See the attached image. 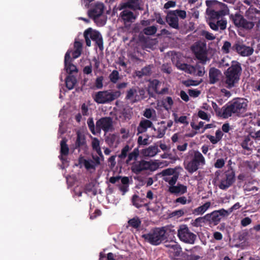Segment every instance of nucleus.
I'll use <instances>...</instances> for the list:
<instances>
[{
  "label": "nucleus",
  "instance_id": "nucleus-36",
  "mask_svg": "<svg viewBox=\"0 0 260 260\" xmlns=\"http://www.w3.org/2000/svg\"><path fill=\"white\" fill-rule=\"evenodd\" d=\"M181 254L175 257V260H198L199 257L188 255L187 253L181 252Z\"/></svg>",
  "mask_w": 260,
  "mask_h": 260
},
{
  "label": "nucleus",
  "instance_id": "nucleus-43",
  "mask_svg": "<svg viewBox=\"0 0 260 260\" xmlns=\"http://www.w3.org/2000/svg\"><path fill=\"white\" fill-rule=\"evenodd\" d=\"M167 127L165 125H161L156 129V135L154 137L156 138L160 139L162 138L165 135Z\"/></svg>",
  "mask_w": 260,
  "mask_h": 260
},
{
  "label": "nucleus",
  "instance_id": "nucleus-53",
  "mask_svg": "<svg viewBox=\"0 0 260 260\" xmlns=\"http://www.w3.org/2000/svg\"><path fill=\"white\" fill-rule=\"evenodd\" d=\"M93 41L95 42L96 45L98 46L100 50L102 51L103 50V39L101 34L100 35L98 38L93 40Z\"/></svg>",
  "mask_w": 260,
  "mask_h": 260
},
{
  "label": "nucleus",
  "instance_id": "nucleus-45",
  "mask_svg": "<svg viewBox=\"0 0 260 260\" xmlns=\"http://www.w3.org/2000/svg\"><path fill=\"white\" fill-rule=\"evenodd\" d=\"M128 223L131 226L135 229H137L140 226L141 224V221L138 217H134L129 219L128 221Z\"/></svg>",
  "mask_w": 260,
  "mask_h": 260
},
{
  "label": "nucleus",
  "instance_id": "nucleus-51",
  "mask_svg": "<svg viewBox=\"0 0 260 260\" xmlns=\"http://www.w3.org/2000/svg\"><path fill=\"white\" fill-rule=\"evenodd\" d=\"M137 92V91L135 88L129 89L127 91L125 99L129 100H132Z\"/></svg>",
  "mask_w": 260,
  "mask_h": 260
},
{
  "label": "nucleus",
  "instance_id": "nucleus-41",
  "mask_svg": "<svg viewBox=\"0 0 260 260\" xmlns=\"http://www.w3.org/2000/svg\"><path fill=\"white\" fill-rule=\"evenodd\" d=\"M87 123L91 133L94 135H96L97 134L96 125H95L93 118L89 117L87 119Z\"/></svg>",
  "mask_w": 260,
  "mask_h": 260
},
{
  "label": "nucleus",
  "instance_id": "nucleus-6",
  "mask_svg": "<svg viewBox=\"0 0 260 260\" xmlns=\"http://www.w3.org/2000/svg\"><path fill=\"white\" fill-rule=\"evenodd\" d=\"M189 154L190 159L185 162V168L189 173H193L199 169L200 166L205 164V159L199 151H191Z\"/></svg>",
  "mask_w": 260,
  "mask_h": 260
},
{
  "label": "nucleus",
  "instance_id": "nucleus-52",
  "mask_svg": "<svg viewBox=\"0 0 260 260\" xmlns=\"http://www.w3.org/2000/svg\"><path fill=\"white\" fill-rule=\"evenodd\" d=\"M205 216L203 217H200L194 220L192 223L193 226L196 227L201 226L203 223L205 222Z\"/></svg>",
  "mask_w": 260,
  "mask_h": 260
},
{
  "label": "nucleus",
  "instance_id": "nucleus-56",
  "mask_svg": "<svg viewBox=\"0 0 260 260\" xmlns=\"http://www.w3.org/2000/svg\"><path fill=\"white\" fill-rule=\"evenodd\" d=\"M91 145L93 149L100 151V141L98 138H92Z\"/></svg>",
  "mask_w": 260,
  "mask_h": 260
},
{
  "label": "nucleus",
  "instance_id": "nucleus-58",
  "mask_svg": "<svg viewBox=\"0 0 260 260\" xmlns=\"http://www.w3.org/2000/svg\"><path fill=\"white\" fill-rule=\"evenodd\" d=\"M187 213V210L184 209H180L178 210L174 211L172 212L171 215L172 216H178L181 217L184 215L185 213Z\"/></svg>",
  "mask_w": 260,
  "mask_h": 260
},
{
  "label": "nucleus",
  "instance_id": "nucleus-12",
  "mask_svg": "<svg viewBox=\"0 0 260 260\" xmlns=\"http://www.w3.org/2000/svg\"><path fill=\"white\" fill-rule=\"evenodd\" d=\"M97 134H100L103 130L105 134L113 129V119L111 117H104L96 122Z\"/></svg>",
  "mask_w": 260,
  "mask_h": 260
},
{
  "label": "nucleus",
  "instance_id": "nucleus-54",
  "mask_svg": "<svg viewBox=\"0 0 260 260\" xmlns=\"http://www.w3.org/2000/svg\"><path fill=\"white\" fill-rule=\"evenodd\" d=\"M190 202H191V200H187V198L185 197L182 196V197H180L179 198H177L174 201V203H175V204L179 203L181 205H185L186 203H189Z\"/></svg>",
  "mask_w": 260,
  "mask_h": 260
},
{
  "label": "nucleus",
  "instance_id": "nucleus-24",
  "mask_svg": "<svg viewBox=\"0 0 260 260\" xmlns=\"http://www.w3.org/2000/svg\"><path fill=\"white\" fill-rule=\"evenodd\" d=\"M168 190L171 193L179 195L186 193L187 191V188L186 186L178 183L176 186H170Z\"/></svg>",
  "mask_w": 260,
  "mask_h": 260
},
{
  "label": "nucleus",
  "instance_id": "nucleus-23",
  "mask_svg": "<svg viewBox=\"0 0 260 260\" xmlns=\"http://www.w3.org/2000/svg\"><path fill=\"white\" fill-rule=\"evenodd\" d=\"M205 220L209 222L210 224L217 225L221 220V217L216 211H214L210 214L205 215Z\"/></svg>",
  "mask_w": 260,
  "mask_h": 260
},
{
  "label": "nucleus",
  "instance_id": "nucleus-15",
  "mask_svg": "<svg viewBox=\"0 0 260 260\" xmlns=\"http://www.w3.org/2000/svg\"><path fill=\"white\" fill-rule=\"evenodd\" d=\"M87 147V143L85 137L84 135L81 134L79 132L77 133V138L75 143L71 146V149L73 151L77 150L80 152L81 150H84Z\"/></svg>",
  "mask_w": 260,
  "mask_h": 260
},
{
  "label": "nucleus",
  "instance_id": "nucleus-30",
  "mask_svg": "<svg viewBox=\"0 0 260 260\" xmlns=\"http://www.w3.org/2000/svg\"><path fill=\"white\" fill-rule=\"evenodd\" d=\"M253 141L249 136L244 137L241 143V146L242 148L248 151L251 150V147Z\"/></svg>",
  "mask_w": 260,
  "mask_h": 260
},
{
  "label": "nucleus",
  "instance_id": "nucleus-29",
  "mask_svg": "<svg viewBox=\"0 0 260 260\" xmlns=\"http://www.w3.org/2000/svg\"><path fill=\"white\" fill-rule=\"evenodd\" d=\"M76 77L73 75H69L66 78V85L67 88L69 90L74 88L75 84L77 83Z\"/></svg>",
  "mask_w": 260,
  "mask_h": 260
},
{
  "label": "nucleus",
  "instance_id": "nucleus-48",
  "mask_svg": "<svg viewBox=\"0 0 260 260\" xmlns=\"http://www.w3.org/2000/svg\"><path fill=\"white\" fill-rule=\"evenodd\" d=\"M131 150V148L128 145H126L121 150V153L118 155V157L121 159H125L128 156V152Z\"/></svg>",
  "mask_w": 260,
  "mask_h": 260
},
{
  "label": "nucleus",
  "instance_id": "nucleus-26",
  "mask_svg": "<svg viewBox=\"0 0 260 260\" xmlns=\"http://www.w3.org/2000/svg\"><path fill=\"white\" fill-rule=\"evenodd\" d=\"M146 199L145 198H141L137 194H134L132 198V202L133 205L137 208H140L142 207H148L149 203H145Z\"/></svg>",
  "mask_w": 260,
  "mask_h": 260
},
{
  "label": "nucleus",
  "instance_id": "nucleus-64",
  "mask_svg": "<svg viewBox=\"0 0 260 260\" xmlns=\"http://www.w3.org/2000/svg\"><path fill=\"white\" fill-rule=\"evenodd\" d=\"M154 16L157 23L161 25L165 24V22L161 18V15L159 13L154 12Z\"/></svg>",
  "mask_w": 260,
  "mask_h": 260
},
{
  "label": "nucleus",
  "instance_id": "nucleus-59",
  "mask_svg": "<svg viewBox=\"0 0 260 260\" xmlns=\"http://www.w3.org/2000/svg\"><path fill=\"white\" fill-rule=\"evenodd\" d=\"M94 185L92 182H89L87 183L84 186V192L86 193H88L89 192H93L94 189Z\"/></svg>",
  "mask_w": 260,
  "mask_h": 260
},
{
  "label": "nucleus",
  "instance_id": "nucleus-44",
  "mask_svg": "<svg viewBox=\"0 0 260 260\" xmlns=\"http://www.w3.org/2000/svg\"><path fill=\"white\" fill-rule=\"evenodd\" d=\"M173 115L174 118V121L176 123H180L186 125L188 124V122L187 121V116H181L178 118L177 114L175 113L173 114Z\"/></svg>",
  "mask_w": 260,
  "mask_h": 260
},
{
  "label": "nucleus",
  "instance_id": "nucleus-38",
  "mask_svg": "<svg viewBox=\"0 0 260 260\" xmlns=\"http://www.w3.org/2000/svg\"><path fill=\"white\" fill-rule=\"evenodd\" d=\"M143 116L147 119L153 120L156 117V112L153 109L147 108L144 111Z\"/></svg>",
  "mask_w": 260,
  "mask_h": 260
},
{
  "label": "nucleus",
  "instance_id": "nucleus-28",
  "mask_svg": "<svg viewBox=\"0 0 260 260\" xmlns=\"http://www.w3.org/2000/svg\"><path fill=\"white\" fill-rule=\"evenodd\" d=\"M177 67L178 69L190 74H194L196 72V68L190 64L186 63H177Z\"/></svg>",
  "mask_w": 260,
  "mask_h": 260
},
{
  "label": "nucleus",
  "instance_id": "nucleus-16",
  "mask_svg": "<svg viewBox=\"0 0 260 260\" xmlns=\"http://www.w3.org/2000/svg\"><path fill=\"white\" fill-rule=\"evenodd\" d=\"M232 49L235 50L239 54L242 56H250L253 52V49L252 47L240 43L234 44L232 46Z\"/></svg>",
  "mask_w": 260,
  "mask_h": 260
},
{
  "label": "nucleus",
  "instance_id": "nucleus-63",
  "mask_svg": "<svg viewBox=\"0 0 260 260\" xmlns=\"http://www.w3.org/2000/svg\"><path fill=\"white\" fill-rule=\"evenodd\" d=\"M231 47V44L229 41H225L222 47V50L225 53H229L230 52V49Z\"/></svg>",
  "mask_w": 260,
  "mask_h": 260
},
{
  "label": "nucleus",
  "instance_id": "nucleus-3",
  "mask_svg": "<svg viewBox=\"0 0 260 260\" xmlns=\"http://www.w3.org/2000/svg\"><path fill=\"white\" fill-rule=\"evenodd\" d=\"M242 72L241 64L237 61H232L231 67L224 72V83L226 88L236 87L240 80Z\"/></svg>",
  "mask_w": 260,
  "mask_h": 260
},
{
  "label": "nucleus",
  "instance_id": "nucleus-40",
  "mask_svg": "<svg viewBox=\"0 0 260 260\" xmlns=\"http://www.w3.org/2000/svg\"><path fill=\"white\" fill-rule=\"evenodd\" d=\"M179 175L178 173L174 174L172 177H166L164 178V180L168 182V183L170 185V186H174L176 184L178 179Z\"/></svg>",
  "mask_w": 260,
  "mask_h": 260
},
{
  "label": "nucleus",
  "instance_id": "nucleus-2",
  "mask_svg": "<svg viewBox=\"0 0 260 260\" xmlns=\"http://www.w3.org/2000/svg\"><path fill=\"white\" fill-rule=\"evenodd\" d=\"M205 3L207 7L206 14L208 19V22L223 18L229 14L228 7L222 3L216 0H207Z\"/></svg>",
  "mask_w": 260,
  "mask_h": 260
},
{
  "label": "nucleus",
  "instance_id": "nucleus-27",
  "mask_svg": "<svg viewBox=\"0 0 260 260\" xmlns=\"http://www.w3.org/2000/svg\"><path fill=\"white\" fill-rule=\"evenodd\" d=\"M191 256H196L199 257L198 260L202 258L205 255L203 248L200 246H196L190 250Z\"/></svg>",
  "mask_w": 260,
  "mask_h": 260
},
{
  "label": "nucleus",
  "instance_id": "nucleus-37",
  "mask_svg": "<svg viewBox=\"0 0 260 260\" xmlns=\"http://www.w3.org/2000/svg\"><path fill=\"white\" fill-rule=\"evenodd\" d=\"M157 30V27L155 25H152L143 28L142 32L147 36H152L156 32Z\"/></svg>",
  "mask_w": 260,
  "mask_h": 260
},
{
  "label": "nucleus",
  "instance_id": "nucleus-22",
  "mask_svg": "<svg viewBox=\"0 0 260 260\" xmlns=\"http://www.w3.org/2000/svg\"><path fill=\"white\" fill-rule=\"evenodd\" d=\"M222 76L221 71L215 68H211L209 71V83L214 84L220 80Z\"/></svg>",
  "mask_w": 260,
  "mask_h": 260
},
{
  "label": "nucleus",
  "instance_id": "nucleus-57",
  "mask_svg": "<svg viewBox=\"0 0 260 260\" xmlns=\"http://www.w3.org/2000/svg\"><path fill=\"white\" fill-rule=\"evenodd\" d=\"M201 35L204 37L208 40H213L215 38L212 34L206 30H202Z\"/></svg>",
  "mask_w": 260,
  "mask_h": 260
},
{
  "label": "nucleus",
  "instance_id": "nucleus-8",
  "mask_svg": "<svg viewBox=\"0 0 260 260\" xmlns=\"http://www.w3.org/2000/svg\"><path fill=\"white\" fill-rule=\"evenodd\" d=\"M120 95L121 92L119 90L112 91L111 90H107L97 92L93 99L98 104H109L118 99Z\"/></svg>",
  "mask_w": 260,
  "mask_h": 260
},
{
  "label": "nucleus",
  "instance_id": "nucleus-21",
  "mask_svg": "<svg viewBox=\"0 0 260 260\" xmlns=\"http://www.w3.org/2000/svg\"><path fill=\"white\" fill-rule=\"evenodd\" d=\"M208 23L210 28L213 30L218 31L219 29L223 30L226 27L227 20L223 18L213 22H208Z\"/></svg>",
  "mask_w": 260,
  "mask_h": 260
},
{
  "label": "nucleus",
  "instance_id": "nucleus-11",
  "mask_svg": "<svg viewBox=\"0 0 260 260\" xmlns=\"http://www.w3.org/2000/svg\"><path fill=\"white\" fill-rule=\"evenodd\" d=\"M191 50L194 53L196 57L200 60L203 64H205L208 60L207 56L206 44L204 42H197L191 47Z\"/></svg>",
  "mask_w": 260,
  "mask_h": 260
},
{
  "label": "nucleus",
  "instance_id": "nucleus-35",
  "mask_svg": "<svg viewBox=\"0 0 260 260\" xmlns=\"http://www.w3.org/2000/svg\"><path fill=\"white\" fill-rule=\"evenodd\" d=\"M133 114L132 109L124 108L120 113V117L124 121H127L131 119Z\"/></svg>",
  "mask_w": 260,
  "mask_h": 260
},
{
  "label": "nucleus",
  "instance_id": "nucleus-49",
  "mask_svg": "<svg viewBox=\"0 0 260 260\" xmlns=\"http://www.w3.org/2000/svg\"><path fill=\"white\" fill-rule=\"evenodd\" d=\"M160 82L157 79H154L150 82V87L152 88L154 92L156 93H158L159 90L158 89V86L160 85Z\"/></svg>",
  "mask_w": 260,
  "mask_h": 260
},
{
  "label": "nucleus",
  "instance_id": "nucleus-18",
  "mask_svg": "<svg viewBox=\"0 0 260 260\" xmlns=\"http://www.w3.org/2000/svg\"><path fill=\"white\" fill-rule=\"evenodd\" d=\"M166 21L167 23L173 28L179 29V19L175 12L172 10L169 11L166 17Z\"/></svg>",
  "mask_w": 260,
  "mask_h": 260
},
{
  "label": "nucleus",
  "instance_id": "nucleus-9",
  "mask_svg": "<svg viewBox=\"0 0 260 260\" xmlns=\"http://www.w3.org/2000/svg\"><path fill=\"white\" fill-rule=\"evenodd\" d=\"M177 236L179 240L185 243L192 244L197 238V236L191 232L186 224H181L177 230Z\"/></svg>",
  "mask_w": 260,
  "mask_h": 260
},
{
  "label": "nucleus",
  "instance_id": "nucleus-17",
  "mask_svg": "<svg viewBox=\"0 0 260 260\" xmlns=\"http://www.w3.org/2000/svg\"><path fill=\"white\" fill-rule=\"evenodd\" d=\"M104 6L102 3H96L94 7L88 11V15L89 17L94 20L98 21L97 17H100L104 12Z\"/></svg>",
  "mask_w": 260,
  "mask_h": 260
},
{
  "label": "nucleus",
  "instance_id": "nucleus-14",
  "mask_svg": "<svg viewBox=\"0 0 260 260\" xmlns=\"http://www.w3.org/2000/svg\"><path fill=\"white\" fill-rule=\"evenodd\" d=\"M125 8L134 12H136L137 10H143V8L140 3V0H127L120 4L119 9Z\"/></svg>",
  "mask_w": 260,
  "mask_h": 260
},
{
  "label": "nucleus",
  "instance_id": "nucleus-31",
  "mask_svg": "<svg viewBox=\"0 0 260 260\" xmlns=\"http://www.w3.org/2000/svg\"><path fill=\"white\" fill-rule=\"evenodd\" d=\"M211 204L210 202H207L203 205L194 209L192 211V213L195 215H202L210 208Z\"/></svg>",
  "mask_w": 260,
  "mask_h": 260
},
{
  "label": "nucleus",
  "instance_id": "nucleus-13",
  "mask_svg": "<svg viewBox=\"0 0 260 260\" xmlns=\"http://www.w3.org/2000/svg\"><path fill=\"white\" fill-rule=\"evenodd\" d=\"M151 164L150 162L141 160L140 161H135L132 164V172L135 174L138 175L141 172L150 169Z\"/></svg>",
  "mask_w": 260,
  "mask_h": 260
},
{
  "label": "nucleus",
  "instance_id": "nucleus-47",
  "mask_svg": "<svg viewBox=\"0 0 260 260\" xmlns=\"http://www.w3.org/2000/svg\"><path fill=\"white\" fill-rule=\"evenodd\" d=\"M83 163L84 164V166L85 168L87 170L89 169H95V164L94 161L93 160L90 159V160H86L85 159H83Z\"/></svg>",
  "mask_w": 260,
  "mask_h": 260
},
{
  "label": "nucleus",
  "instance_id": "nucleus-19",
  "mask_svg": "<svg viewBox=\"0 0 260 260\" xmlns=\"http://www.w3.org/2000/svg\"><path fill=\"white\" fill-rule=\"evenodd\" d=\"M101 35L99 31L93 30L91 28H88L86 29L84 32L86 46L89 47L91 46V40L92 41L98 38Z\"/></svg>",
  "mask_w": 260,
  "mask_h": 260
},
{
  "label": "nucleus",
  "instance_id": "nucleus-32",
  "mask_svg": "<svg viewBox=\"0 0 260 260\" xmlns=\"http://www.w3.org/2000/svg\"><path fill=\"white\" fill-rule=\"evenodd\" d=\"M129 179L128 177H122L121 178V183L122 185H120L119 186V190L122 192V195L128 191L129 187Z\"/></svg>",
  "mask_w": 260,
  "mask_h": 260
},
{
  "label": "nucleus",
  "instance_id": "nucleus-46",
  "mask_svg": "<svg viewBox=\"0 0 260 260\" xmlns=\"http://www.w3.org/2000/svg\"><path fill=\"white\" fill-rule=\"evenodd\" d=\"M109 78L111 82L116 83L120 79L119 73L117 70H113L109 75Z\"/></svg>",
  "mask_w": 260,
  "mask_h": 260
},
{
  "label": "nucleus",
  "instance_id": "nucleus-55",
  "mask_svg": "<svg viewBox=\"0 0 260 260\" xmlns=\"http://www.w3.org/2000/svg\"><path fill=\"white\" fill-rule=\"evenodd\" d=\"M173 12H175V14L176 15V16L178 18L179 17L180 18L184 19L186 17V12L184 10H172Z\"/></svg>",
  "mask_w": 260,
  "mask_h": 260
},
{
  "label": "nucleus",
  "instance_id": "nucleus-60",
  "mask_svg": "<svg viewBox=\"0 0 260 260\" xmlns=\"http://www.w3.org/2000/svg\"><path fill=\"white\" fill-rule=\"evenodd\" d=\"M198 116L203 120H205L207 121H210V116H209L207 113L204 111L199 110L198 113Z\"/></svg>",
  "mask_w": 260,
  "mask_h": 260
},
{
  "label": "nucleus",
  "instance_id": "nucleus-10",
  "mask_svg": "<svg viewBox=\"0 0 260 260\" xmlns=\"http://www.w3.org/2000/svg\"><path fill=\"white\" fill-rule=\"evenodd\" d=\"M122 11L120 13V17L123 22L124 27L129 28L131 24L134 22L137 19L138 15V12H133L132 10L127 9H119Z\"/></svg>",
  "mask_w": 260,
  "mask_h": 260
},
{
  "label": "nucleus",
  "instance_id": "nucleus-20",
  "mask_svg": "<svg viewBox=\"0 0 260 260\" xmlns=\"http://www.w3.org/2000/svg\"><path fill=\"white\" fill-rule=\"evenodd\" d=\"M148 128H151L154 131H156L152 121L149 119H143L140 121L137 127V135L146 132Z\"/></svg>",
  "mask_w": 260,
  "mask_h": 260
},
{
  "label": "nucleus",
  "instance_id": "nucleus-39",
  "mask_svg": "<svg viewBox=\"0 0 260 260\" xmlns=\"http://www.w3.org/2000/svg\"><path fill=\"white\" fill-rule=\"evenodd\" d=\"M64 68L69 75H72L74 73H77L78 71L77 67L70 62L64 65Z\"/></svg>",
  "mask_w": 260,
  "mask_h": 260
},
{
  "label": "nucleus",
  "instance_id": "nucleus-4",
  "mask_svg": "<svg viewBox=\"0 0 260 260\" xmlns=\"http://www.w3.org/2000/svg\"><path fill=\"white\" fill-rule=\"evenodd\" d=\"M247 107V100L243 98H238L233 100L226 104V109L224 110V114L226 118L232 116V114L239 117H243Z\"/></svg>",
  "mask_w": 260,
  "mask_h": 260
},
{
  "label": "nucleus",
  "instance_id": "nucleus-34",
  "mask_svg": "<svg viewBox=\"0 0 260 260\" xmlns=\"http://www.w3.org/2000/svg\"><path fill=\"white\" fill-rule=\"evenodd\" d=\"M212 108L215 111L218 116L221 117L223 118H226L225 115L224 114L225 111L224 110L226 109V104L223 106L221 108L218 107V105L214 102L212 103Z\"/></svg>",
  "mask_w": 260,
  "mask_h": 260
},
{
  "label": "nucleus",
  "instance_id": "nucleus-5",
  "mask_svg": "<svg viewBox=\"0 0 260 260\" xmlns=\"http://www.w3.org/2000/svg\"><path fill=\"white\" fill-rule=\"evenodd\" d=\"M165 227L154 228L148 233L142 235V237L150 244L157 246L167 239Z\"/></svg>",
  "mask_w": 260,
  "mask_h": 260
},
{
  "label": "nucleus",
  "instance_id": "nucleus-7",
  "mask_svg": "<svg viewBox=\"0 0 260 260\" xmlns=\"http://www.w3.org/2000/svg\"><path fill=\"white\" fill-rule=\"evenodd\" d=\"M220 173L221 171L219 170L216 171L215 179L219 180V184L218 186L220 189L226 190L235 181V172L232 169L224 172L221 175Z\"/></svg>",
  "mask_w": 260,
  "mask_h": 260
},
{
  "label": "nucleus",
  "instance_id": "nucleus-33",
  "mask_svg": "<svg viewBox=\"0 0 260 260\" xmlns=\"http://www.w3.org/2000/svg\"><path fill=\"white\" fill-rule=\"evenodd\" d=\"M139 155V150L138 148H135L132 152L131 153H129L127 156V158L126 160V164L127 165H131L132 164L131 162L132 160H134L135 161H137V159Z\"/></svg>",
  "mask_w": 260,
  "mask_h": 260
},
{
  "label": "nucleus",
  "instance_id": "nucleus-1",
  "mask_svg": "<svg viewBox=\"0 0 260 260\" xmlns=\"http://www.w3.org/2000/svg\"><path fill=\"white\" fill-rule=\"evenodd\" d=\"M230 19L235 25L243 29L249 30L254 27H259L260 24V11L250 7L246 11L244 16L239 13L231 14Z\"/></svg>",
  "mask_w": 260,
  "mask_h": 260
},
{
  "label": "nucleus",
  "instance_id": "nucleus-50",
  "mask_svg": "<svg viewBox=\"0 0 260 260\" xmlns=\"http://www.w3.org/2000/svg\"><path fill=\"white\" fill-rule=\"evenodd\" d=\"M153 68V64H149L141 69L142 75L144 76H149L151 74L152 69Z\"/></svg>",
  "mask_w": 260,
  "mask_h": 260
},
{
  "label": "nucleus",
  "instance_id": "nucleus-25",
  "mask_svg": "<svg viewBox=\"0 0 260 260\" xmlns=\"http://www.w3.org/2000/svg\"><path fill=\"white\" fill-rule=\"evenodd\" d=\"M67 141L68 140L65 137L63 138L60 141V156L59 157L62 161L65 159L63 156H67L69 153V148L67 144Z\"/></svg>",
  "mask_w": 260,
  "mask_h": 260
},
{
  "label": "nucleus",
  "instance_id": "nucleus-61",
  "mask_svg": "<svg viewBox=\"0 0 260 260\" xmlns=\"http://www.w3.org/2000/svg\"><path fill=\"white\" fill-rule=\"evenodd\" d=\"M175 174V170L172 168H168L163 170L161 172L162 176L173 175Z\"/></svg>",
  "mask_w": 260,
  "mask_h": 260
},
{
  "label": "nucleus",
  "instance_id": "nucleus-42",
  "mask_svg": "<svg viewBox=\"0 0 260 260\" xmlns=\"http://www.w3.org/2000/svg\"><path fill=\"white\" fill-rule=\"evenodd\" d=\"M169 251L173 254V255L175 257L180 254V253L182 251L180 245L175 242H174V247L172 250H169Z\"/></svg>",
  "mask_w": 260,
  "mask_h": 260
},
{
  "label": "nucleus",
  "instance_id": "nucleus-62",
  "mask_svg": "<svg viewBox=\"0 0 260 260\" xmlns=\"http://www.w3.org/2000/svg\"><path fill=\"white\" fill-rule=\"evenodd\" d=\"M104 78L103 76H100L96 78L95 80V85L98 89H101L103 87V81Z\"/></svg>",
  "mask_w": 260,
  "mask_h": 260
}]
</instances>
